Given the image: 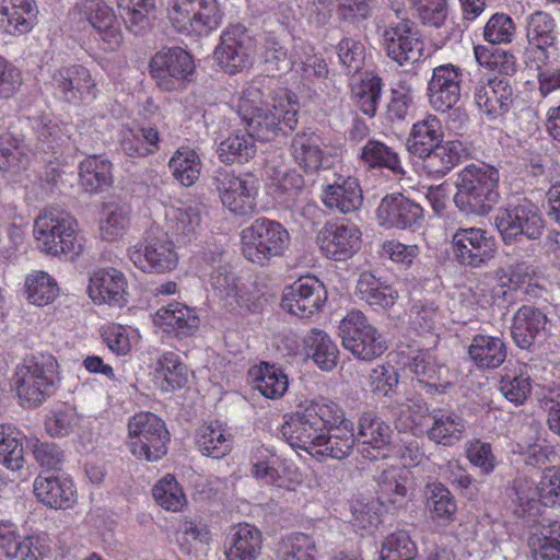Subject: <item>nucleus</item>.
<instances>
[{"label":"nucleus","instance_id":"obj_35","mask_svg":"<svg viewBox=\"0 0 560 560\" xmlns=\"http://www.w3.org/2000/svg\"><path fill=\"white\" fill-rule=\"evenodd\" d=\"M469 360L479 370H494L506 359V347L500 337L477 334L467 348Z\"/></svg>","mask_w":560,"mask_h":560},{"label":"nucleus","instance_id":"obj_40","mask_svg":"<svg viewBox=\"0 0 560 560\" xmlns=\"http://www.w3.org/2000/svg\"><path fill=\"white\" fill-rule=\"evenodd\" d=\"M32 538L21 534L16 524L0 521V560H36Z\"/></svg>","mask_w":560,"mask_h":560},{"label":"nucleus","instance_id":"obj_55","mask_svg":"<svg viewBox=\"0 0 560 560\" xmlns=\"http://www.w3.org/2000/svg\"><path fill=\"white\" fill-rule=\"evenodd\" d=\"M155 374L162 378L163 390L183 388L188 383V369L173 351L163 352L156 360Z\"/></svg>","mask_w":560,"mask_h":560},{"label":"nucleus","instance_id":"obj_62","mask_svg":"<svg viewBox=\"0 0 560 560\" xmlns=\"http://www.w3.org/2000/svg\"><path fill=\"white\" fill-rule=\"evenodd\" d=\"M416 542L406 530H397L385 537L380 560H412L417 556Z\"/></svg>","mask_w":560,"mask_h":560},{"label":"nucleus","instance_id":"obj_63","mask_svg":"<svg viewBox=\"0 0 560 560\" xmlns=\"http://www.w3.org/2000/svg\"><path fill=\"white\" fill-rule=\"evenodd\" d=\"M28 165V156L24 145L11 133L0 136V170L13 174L25 170Z\"/></svg>","mask_w":560,"mask_h":560},{"label":"nucleus","instance_id":"obj_18","mask_svg":"<svg viewBox=\"0 0 560 560\" xmlns=\"http://www.w3.org/2000/svg\"><path fill=\"white\" fill-rule=\"evenodd\" d=\"M354 444L353 422L346 417L343 409L337 405L327 430L323 433L320 446H316L313 457L318 460L326 457L341 460L352 453Z\"/></svg>","mask_w":560,"mask_h":560},{"label":"nucleus","instance_id":"obj_1","mask_svg":"<svg viewBox=\"0 0 560 560\" xmlns=\"http://www.w3.org/2000/svg\"><path fill=\"white\" fill-rule=\"evenodd\" d=\"M337 405L323 397L300 402L295 410L283 416L280 428L282 438L292 448L305 451L313 456L316 446H320L323 433Z\"/></svg>","mask_w":560,"mask_h":560},{"label":"nucleus","instance_id":"obj_21","mask_svg":"<svg viewBox=\"0 0 560 560\" xmlns=\"http://www.w3.org/2000/svg\"><path fill=\"white\" fill-rule=\"evenodd\" d=\"M510 75L480 79L474 86V103L489 119L504 115L513 102Z\"/></svg>","mask_w":560,"mask_h":560},{"label":"nucleus","instance_id":"obj_49","mask_svg":"<svg viewBox=\"0 0 560 560\" xmlns=\"http://www.w3.org/2000/svg\"><path fill=\"white\" fill-rule=\"evenodd\" d=\"M254 387L266 398L279 399L289 387L288 375L276 365L261 362L254 366L250 372Z\"/></svg>","mask_w":560,"mask_h":560},{"label":"nucleus","instance_id":"obj_36","mask_svg":"<svg viewBox=\"0 0 560 560\" xmlns=\"http://www.w3.org/2000/svg\"><path fill=\"white\" fill-rule=\"evenodd\" d=\"M411 472L402 466H390L378 475L377 500L382 505H401L407 498Z\"/></svg>","mask_w":560,"mask_h":560},{"label":"nucleus","instance_id":"obj_59","mask_svg":"<svg viewBox=\"0 0 560 560\" xmlns=\"http://www.w3.org/2000/svg\"><path fill=\"white\" fill-rule=\"evenodd\" d=\"M27 300L43 306L52 303L59 294L57 281L45 271H33L25 278Z\"/></svg>","mask_w":560,"mask_h":560},{"label":"nucleus","instance_id":"obj_43","mask_svg":"<svg viewBox=\"0 0 560 560\" xmlns=\"http://www.w3.org/2000/svg\"><path fill=\"white\" fill-rule=\"evenodd\" d=\"M256 136L248 130L231 132L218 145V156L223 163L244 164L254 159L257 152Z\"/></svg>","mask_w":560,"mask_h":560},{"label":"nucleus","instance_id":"obj_15","mask_svg":"<svg viewBox=\"0 0 560 560\" xmlns=\"http://www.w3.org/2000/svg\"><path fill=\"white\" fill-rule=\"evenodd\" d=\"M464 77V69L453 63H443L432 69L427 97L433 110L446 113L454 108L462 97Z\"/></svg>","mask_w":560,"mask_h":560},{"label":"nucleus","instance_id":"obj_37","mask_svg":"<svg viewBox=\"0 0 560 560\" xmlns=\"http://www.w3.org/2000/svg\"><path fill=\"white\" fill-rule=\"evenodd\" d=\"M35 0H0V14L5 32L11 35L26 34L36 24Z\"/></svg>","mask_w":560,"mask_h":560},{"label":"nucleus","instance_id":"obj_58","mask_svg":"<svg viewBox=\"0 0 560 560\" xmlns=\"http://www.w3.org/2000/svg\"><path fill=\"white\" fill-rule=\"evenodd\" d=\"M222 16L223 13L217 0H199L183 33L207 35L220 26Z\"/></svg>","mask_w":560,"mask_h":560},{"label":"nucleus","instance_id":"obj_22","mask_svg":"<svg viewBox=\"0 0 560 560\" xmlns=\"http://www.w3.org/2000/svg\"><path fill=\"white\" fill-rule=\"evenodd\" d=\"M75 10L97 32L108 49L115 50L122 43L121 21L104 0H79Z\"/></svg>","mask_w":560,"mask_h":560},{"label":"nucleus","instance_id":"obj_48","mask_svg":"<svg viewBox=\"0 0 560 560\" xmlns=\"http://www.w3.org/2000/svg\"><path fill=\"white\" fill-rule=\"evenodd\" d=\"M291 154L295 163L305 172L318 171L324 160L320 138L313 132L296 133L291 142Z\"/></svg>","mask_w":560,"mask_h":560},{"label":"nucleus","instance_id":"obj_57","mask_svg":"<svg viewBox=\"0 0 560 560\" xmlns=\"http://www.w3.org/2000/svg\"><path fill=\"white\" fill-rule=\"evenodd\" d=\"M292 67L301 71L305 78L324 79L328 74L325 60L314 52V47L308 43L299 40L294 43L291 52Z\"/></svg>","mask_w":560,"mask_h":560},{"label":"nucleus","instance_id":"obj_9","mask_svg":"<svg viewBox=\"0 0 560 560\" xmlns=\"http://www.w3.org/2000/svg\"><path fill=\"white\" fill-rule=\"evenodd\" d=\"M213 185L221 202L233 214L250 217L256 212L258 187L252 176L219 168L214 173Z\"/></svg>","mask_w":560,"mask_h":560},{"label":"nucleus","instance_id":"obj_3","mask_svg":"<svg viewBox=\"0 0 560 560\" xmlns=\"http://www.w3.org/2000/svg\"><path fill=\"white\" fill-rule=\"evenodd\" d=\"M58 362L49 353L25 358L15 369L12 385L24 408L42 405L54 393Z\"/></svg>","mask_w":560,"mask_h":560},{"label":"nucleus","instance_id":"obj_7","mask_svg":"<svg viewBox=\"0 0 560 560\" xmlns=\"http://www.w3.org/2000/svg\"><path fill=\"white\" fill-rule=\"evenodd\" d=\"M298 112L296 95L283 91L273 98L271 105L265 106L244 121L257 139L269 141L295 129Z\"/></svg>","mask_w":560,"mask_h":560},{"label":"nucleus","instance_id":"obj_33","mask_svg":"<svg viewBox=\"0 0 560 560\" xmlns=\"http://www.w3.org/2000/svg\"><path fill=\"white\" fill-rule=\"evenodd\" d=\"M547 316L538 308L523 305L513 316L511 334L521 349H528L539 337L544 336Z\"/></svg>","mask_w":560,"mask_h":560},{"label":"nucleus","instance_id":"obj_29","mask_svg":"<svg viewBox=\"0 0 560 560\" xmlns=\"http://www.w3.org/2000/svg\"><path fill=\"white\" fill-rule=\"evenodd\" d=\"M404 368L412 373L420 384L432 390L444 392L452 384L451 370L438 362L429 351H417L408 363H404Z\"/></svg>","mask_w":560,"mask_h":560},{"label":"nucleus","instance_id":"obj_16","mask_svg":"<svg viewBox=\"0 0 560 560\" xmlns=\"http://www.w3.org/2000/svg\"><path fill=\"white\" fill-rule=\"evenodd\" d=\"M382 46L393 61L399 66L413 65L423 52V42L415 30L413 22L401 18L390 23L382 33Z\"/></svg>","mask_w":560,"mask_h":560},{"label":"nucleus","instance_id":"obj_23","mask_svg":"<svg viewBox=\"0 0 560 560\" xmlns=\"http://www.w3.org/2000/svg\"><path fill=\"white\" fill-rule=\"evenodd\" d=\"M422 219V207L401 194L385 196L377 208V220L384 228L404 230L412 228Z\"/></svg>","mask_w":560,"mask_h":560},{"label":"nucleus","instance_id":"obj_2","mask_svg":"<svg viewBox=\"0 0 560 560\" xmlns=\"http://www.w3.org/2000/svg\"><path fill=\"white\" fill-rule=\"evenodd\" d=\"M499 172L488 164H469L458 174L456 207L466 214H487L499 200Z\"/></svg>","mask_w":560,"mask_h":560},{"label":"nucleus","instance_id":"obj_52","mask_svg":"<svg viewBox=\"0 0 560 560\" xmlns=\"http://www.w3.org/2000/svg\"><path fill=\"white\" fill-rule=\"evenodd\" d=\"M252 474L265 485H277L288 466L272 450L259 446L250 457Z\"/></svg>","mask_w":560,"mask_h":560},{"label":"nucleus","instance_id":"obj_50","mask_svg":"<svg viewBox=\"0 0 560 560\" xmlns=\"http://www.w3.org/2000/svg\"><path fill=\"white\" fill-rule=\"evenodd\" d=\"M23 433L11 423L0 424V464L12 471L24 467Z\"/></svg>","mask_w":560,"mask_h":560},{"label":"nucleus","instance_id":"obj_13","mask_svg":"<svg viewBox=\"0 0 560 560\" xmlns=\"http://www.w3.org/2000/svg\"><path fill=\"white\" fill-rule=\"evenodd\" d=\"M452 250L460 265L479 268L494 257L497 242L485 229L458 228L452 236Z\"/></svg>","mask_w":560,"mask_h":560},{"label":"nucleus","instance_id":"obj_45","mask_svg":"<svg viewBox=\"0 0 560 560\" xmlns=\"http://www.w3.org/2000/svg\"><path fill=\"white\" fill-rule=\"evenodd\" d=\"M196 445L202 455L222 458L232 450V435L219 421L210 422L198 429Z\"/></svg>","mask_w":560,"mask_h":560},{"label":"nucleus","instance_id":"obj_26","mask_svg":"<svg viewBox=\"0 0 560 560\" xmlns=\"http://www.w3.org/2000/svg\"><path fill=\"white\" fill-rule=\"evenodd\" d=\"M34 494L44 505L55 510L72 509L78 502L74 482L65 476H37Z\"/></svg>","mask_w":560,"mask_h":560},{"label":"nucleus","instance_id":"obj_27","mask_svg":"<svg viewBox=\"0 0 560 560\" xmlns=\"http://www.w3.org/2000/svg\"><path fill=\"white\" fill-rule=\"evenodd\" d=\"M88 292L97 304L121 306L127 301L126 277L115 268L95 270L90 277Z\"/></svg>","mask_w":560,"mask_h":560},{"label":"nucleus","instance_id":"obj_34","mask_svg":"<svg viewBox=\"0 0 560 560\" xmlns=\"http://www.w3.org/2000/svg\"><path fill=\"white\" fill-rule=\"evenodd\" d=\"M465 153L462 142L456 140L442 141L432 150H427L422 155V170L431 177L441 178L448 174L459 162Z\"/></svg>","mask_w":560,"mask_h":560},{"label":"nucleus","instance_id":"obj_20","mask_svg":"<svg viewBox=\"0 0 560 560\" xmlns=\"http://www.w3.org/2000/svg\"><path fill=\"white\" fill-rule=\"evenodd\" d=\"M128 257L143 272H170L178 264V254L167 238L148 237L143 243L130 247Z\"/></svg>","mask_w":560,"mask_h":560},{"label":"nucleus","instance_id":"obj_6","mask_svg":"<svg viewBox=\"0 0 560 560\" xmlns=\"http://www.w3.org/2000/svg\"><path fill=\"white\" fill-rule=\"evenodd\" d=\"M127 446L138 459L156 462L167 452L170 440L164 421L152 412L141 411L127 424Z\"/></svg>","mask_w":560,"mask_h":560},{"label":"nucleus","instance_id":"obj_44","mask_svg":"<svg viewBox=\"0 0 560 560\" xmlns=\"http://www.w3.org/2000/svg\"><path fill=\"white\" fill-rule=\"evenodd\" d=\"M359 160L366 170L386 168L395 175L405 173L398 153L380 140H368L360 150Z\"/></svg>","mask_w":560,"mask_h":560},{"label":"nucleus","instance_id":"obj_5","mask_svg":"<svg viewBox=\"0 0 560 560\" xmlns=\"http://www.w3.org/2000/svg\"><path fill=\"white\" fill-rule=\"evenodd\" d=\"M242 255L249 261L265 266L275 257H281L290 245V234L279 222L266 218L256 219L240 233Z\"/></svg>","mask_w":560,"mask_h":560},{"label":"nucleus","instance_id":"obj_61","mask_svg":"<svg viewBox=\"0 0 560 560\" xmlns=\"http://www.w3.org/2000/svg\"><path fill=\"white\" fill-rule=\"evenodd\" d=\"M521 522L529 527L528 547L532 553L545 547L560 544V522H551L549 520L537 521V517Z\"/></svg>","mask_w":560,"mask_h":560},{"label":"nucleus","instance_id":"obj_54","mask_svg":"<svg viewBox=\"0 0 560 560\" xmlns=\"http://www.w3.org/2000/svg\"><path fill=\"white\" fill-rule=\"evenodd\" d=\"M382 95V79L377 75L366 73L359 81L351 84V97L360 110L373 117L376 114Z\"/></svg>","mask_w":560,"mask_h":560},{"label":"nucleus","instance_id":"obj_60","mask_svg":"<svg viewBox=\"0 0 560 560\" xmlns=\"http://www.w3.org/2000/svg\"><path fill=\"white\" fill-rule=\"evenodd\" d=\"M127 27L135 34L150 26V16L155 11V0H117Z\"/></svg>","mask_w":560,"mask_h":560},{"label":"nucleus","instance_id":"obj_11","mask_svg":"<svg viewBox=\"0 0 560 560\" xmlns=\"http://www.w3.org/2000/svg\"><path fill=\"white\" fill-rule=\"evenodd\" d=\"M194 70L191 56L180 47L163 49L150 62V72L156 85L167 92L185 89Z\"/></svg>","mask_w":560,"mask_h":560},{"label":"nucleus","instance_id":"obj_28","mask_svg":"<svg viewBox=\"0 0 560 560\" xmlns=\"http://www.w3.org/2000/svg\"><path fill=\"white\" fill-rule=\"evenodd\" d=\"M525 32L528 42L527 51L537 55L536 59L546 63L549 59L548 48L557 43V24L551 14L537 10L525 18Z\"/></svg>","mask_w":560,"mask_h":560},{"label":"nucleus","instance_id":"obj_30","mask_svg":"<svg viewBox=\"0 0 560 560\" xmlns=\"http://www.w3.org/2000/svg\"><path fill=\"white\" fill-rule=\"evenodd\" d=\"M392 434L390 427L374 412L369 411L360 416L358 436L362 442L363 457L370 460L377 459L381 451L390 444Z\"/></svg>","mask_w":560,"mask_h":560},{"label":"nucleus","instance_id":"obj_56","mask_svg":"<svg viewBox=\"0 0 560 560\" xmlns=\"http://www.w3.org/2000/svg\"><path fill=\"white\" fill-rule=\"evenodd\" d=\"M428 505L432 520L441 525L454 521L457 504L451 491L441 482L428 485Z\"/></svg>","mask_w":560,"mask_h":560},{"label":"nucleus","instance_id":"obj_4","mask_svg":"<svg viewBox=\"0 0 560 560\" xmlns=\"http://www.w3.org/2000/svg\"><path fill=\"white\" fill-rule=\"evenodd\" d=\"M34 237L40 250L52 256H78L83 248L77 220L56 208L45 209L35 219Z\"/></svg>","mask_w":560,"mask_h":560},{"label":"nucleus","instance_id":"obj_39","mask_svg":"<svg viewBox=\"0 0 560 560\" xmlns=\"http://www.w3.org/2000/svg\"><path fill=\"white\" fill-rule=\"evenodd\" d=\"M510 509L520 521H530L540 514V501L538 497V482L530 478L517 477L511 486Z\"/></svg>","mask_w":560,"mask_h":560},{"label":"nucleus","instance_id":"obj_42","mask_svg":"<svg viewBox=\"0 0 560 560\" xmlns=\"http://www.w3.org/2000/svg\"><path fill=\"white\" fill-rule=\"evenodd\" d=\"M444 132L441 120L432 114H427L416 121L407 139V149L413 155H422L427 150L443 141Z\"/></svg>","mask_w":560,"mask_h":560},{"label":"nucleus","instance_id":"obj_10","mask_svg":"<svg viewBox=\"0 0 560 560\" xmlns=\"http://www.w3.org/2000/svg\"><path fill=\"white\" fill-rule=\"evenodd\" d=\"M255 52V40L246 27L233 24L222 32L214 59L224 72L234 74L253 66Z\"/></svg>","mask_w":560,"mask_h":560},{"label":"nucleus","instance_id":"obj_46","mask_svg":"<svg viewBox=\"0 0 560 560\" xmlns=\"http://www.w3.org/2000/svg\"><path fill=\"white\" fill-rule=\"evenodd\" d=\"M79 179L85 191H103L113 183L112 163L102 156L89 155L79 165Z\"/></svg>","mask_w":560,"mask_h":560},{"label":"nucleus","instance_id":"obj_14","mask_svg":"<svg viewBox=\"0 0 560 560\" xmlns=\"http://www.w3.org/2000/svg\"><path fill=\"white\" fill-rule=\"evenodd\" d=\"M495 226L504 243H512L518 236L536 240L541 235L544 224L538 208L528 200L499 210Z\"/></svg>","mask_w":560,"mask_h":560},{"label":"nucleus","instance_id":"obj_51","mask_svg":"<svg viewBox=\"0 0 560 560\" xmlns=\"http://www.w3.org/2000/svg\"><path fill=\"white\" fill-rule=\"evenodd\" d=\"M307 357L324 370L331 371L338 360V348L329 336L320 329H312L304 339Z\"/></svg>","mask_w":560,"mask_h":560},{"label":"nucleus","instance_id":"obj_41","mask_svg":"<svg viewBox=\"0 0 560 560\" xmlns=\"http://www.w3.org/2000/svg\"><path fill=\"white\" fill-rule=\"evenodd\" d=\"M131 207L121 201H108L102 207L98 221L100 235L104 241L121 238L130 226Z\"/></svg>","mask_w":560,"mask_h":560},{"label":"nucleus","instance_id":"obj_12","mask_svg":"<svg viewBox=\"0 0 560 560\" xmlns=\"http://www.w3.org/2000/svg\"><path fill=\"white\" fill-rule=\"evenodd\" d=\"M55 94L63 102L80 106L92 103L98 95L97 82L82 65L61 67L51 77Z\"/></svg>","mask_w":560,"mask_h":560},{"label":"nucleus","instance_id":"obj_38","mask_svg":"<svg viewBox=\"0 0 560 560\" xmlns=\"http://www.w3.org/2000/svg\"><path fill=\"white\" fill-rule=\"evenodd\" d=\"M354 293L370 306L383 310L392 307L399 299V293L394 287L370 271L360 273Z\"/></svg>","mask_w":560,"mask_h":560},{"label":"nucleus","instance_id":"obj_47","mask_svg":"<svg viewBox=\"0 0 560 560\" xmlns=\"http://www.w3.org/2000/svg\"><path fill=\"white\" fill-rule=\"evenodd\" d=\"M168 232L177 242L187 243L196 237L201 224L197 207H171L165 213Z\"/></svg>","mask_w":560,"mask_h":560},{"label":"nucleus","instance_id":"obj_8","mask_svg":"<svg viewBox=\"0 0 560 560\" xmlns=\"http://www.w3.org/2000/svg\"><path fill=\"white\" fill-rule=\"evenodd\" d=\"M342 346L355 358L372 361L387 349L384 336L368 320L361 311H350L340 322Z\"/></svg>","mask_w":560,"mask_h":560},{"label":"nucleus","instance_id":"obj_19","mask_svg":"<svg viewBox=\"0 0 560 560\" xmlns=\"http://www.w3.org/2000/svg\"><path fill=\"white\" fill-rule=\"evenodd\" d=\"M316 243L326 258L345 261L359 250L361 231L353 223L327 222L317 232Z\"/></svg>","mask_w":560,"mask_h":560},{"label":"nucleus","instance_id":"obj_24","mask_svg":"<svg viewBox=\"0 0 560 560\" xmlns=\"http://www.w3.org/2000/svg\"><path fill=\"white\" fill-rule=\"evenodd\" d=\"M431 425L424 431L427 438L435 444L451 447L463 440L467 430V421L452 409H433L430 415ZM423 430L416 423L415 429Z\"/></svg>","mask_w":560,"mask_h":560},{"label":"nucleus","instance_id":"obj_31","mask_svg":"<svg viewBox=\"0 0 560 560\" xmlns=\"http://www.w3.org/2000/svg\"><path fill=\"white\" fill-rule=\"evenodd\" d=\"M153 323L167 334L177 337L191 336L199 327V316L195 308L174 302L159 308Z\"/></svg>","mask_w":560,"mask_h":560},{"label":"nucleus","instance_id":"obj_53","mask_svg":"<svg viewBox=\"0 0 560 560\" xmlns=\"http://www.w3.org/2000/svg\"><path fill=\"white\" fill-rule=\"evenodd\" d=\"M173 177L185 187L192 186L200 176L202 162L199 154L189 147L178 148L168 161Z\"/></svg>","mask_w":560,"mask_h":560},{"label":"nucleus","instance_id":"obj_17","mask_svg":"<svg viewBox=\"0 0 560 560\" xmlns=\"http://www.w3.org/2000/svg\"><path fill=\"white\" fill-rule=\"evenodd\" d=\"M327 298L324 283L314 276H305L285 288L281 307L295 316L306 318L317 313Z\"/></svg>","mask_w":560,"mask_h":560},{"label":"nucleus","instance_id":"obj_64","mask_svg":"<svg viewBox=\"0 0 560 560\" xmlns=\"http://www.w3.org/2000/svg\"><path fill=\"white\" fill-rule=\"evenodd\" d=\"M279 553L282 560H316L317 548L311 536L293 533L282 538Z\"/></svg>","mask_w":560,"mask_h":560},{"label":"nucleus","instance_id":"obj_32","mask_svg":"<svg viewBox=\"0 0 560 560\" xmlns=\"http://www.w3.org/2000/svg\"><path fill=\"white\" fill-rule=\"evenodd\" d=\"M262 547L261 532L254 525L233 526L225 540L226 560H256Z\"/></svg>","mask_w":560,"mask_h":560},{"label":"nucleus","instance_id":"obj_25","mask_svg":"<svg viewBox=\"0 0 560 560\" xmlns=\"http://www.w3.org/2000/svg\"><path fill=\"white\" fill-rule=\"evenodd\" d=\"M320 198L326 208L341 214L354 213L363 205L362 188L352 176H338L323 188Z\"/></svg>","mask_w":560,"mask_h":560}]
</instances>
